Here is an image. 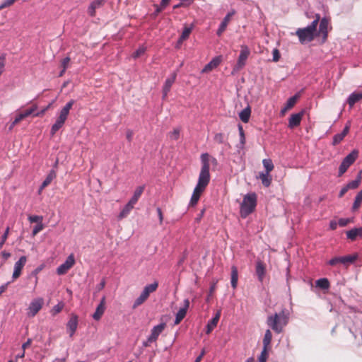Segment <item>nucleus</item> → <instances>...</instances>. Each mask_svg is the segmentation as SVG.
Returning a JSON list of instances; mask_svg holds the SVG:
<instances>
[{"label":"nucleus","mask_w":362,"mask_h":362,"mask_svg":"<svg viewBox=\"0 0 362 362\" xmlns=\"http://www.w3.org/2000/svg\"><path fill=\"white\" fill-rule=\"evenodd\" d=\"M202 168L199 175L198 182L194 189L192 195L189 206H195L202 192L204 191L206 187L210 181V160L214 165H217V160L215 158H210V156L207 153H202L201 155Z\"/></svg>","instance_id":"f257e3e1"},{"label":"nucleus","mask_w":362,"mask_h":362,"mask_svg":"<svg viewBox=\"0 0 362 362\" xmlns=\"http://www.w3.org/2000/svg\"><path fill=\"white\" fill-rule=\"evenodd\" d=\"M288 321L289 313L284 309L279 313H276L274 315L268 316L267 324L274 332L280 334L284 331Z\"/></svg>","instance_id":"f03ea898"},{"label":"nucleus","mask_w":362,"mask_h":362,"mask_svg":"<svg viewBox=\"0 0 362 362\" xmlns=\"http://www.w3.org/2000/svg\"><path fill=\"white\" fill-rule=\"evenodd\" d=\"M320 15L316 16V18L311 23L310 25L303 28H298L296 31V35L298 36L299 41L301 44L312 42L316 36V28L319 23Z\"/></svg>","instance_id":"7ed1b4c3"},{"label":"nucleus","mask_w":362,"mask_h":362,"mask_svg":"<svg viewBox=\"0 0 362 362\" xmlns=\"http://www.w3.org/2000/svg\"><path fill=\"white\" fill-rule=\"evenodd\" d=\"M75 101L74 100H69L64 107L60 110L58 117L56 119L55 122L52 124L50 133L53 136L65 124L69 111L72 108Z\"/></svg>","instance_id":"20e7f679"},{"label":"nucleus","mask_w":362,"mask_h":362,"mask_svg":"<svg viewBox=\"0 0 362 362\" xmlns=\"http://www.w3.org/2000/svg\"><path fill=\"white\" fill-rule=\"evenodd\" d=\"M257 205V195L255 193L247 194L240 204V216L242 218H246L252 214Z\"/></svg>","instance_id":"39448f33"},{"label":"nucleus","mask_w":362,"mask_h":362,"mask_svg":"<svg viewBox=\"0 0 362 362\" xmlns=\"http://www.w3.org/2000/svg\"><path fill=\"white\" fill-rule=\"evenodd\" d=\"M358 151H353L349 155H347L342 160L339 168V176H341L348 168L355 162L358 157Z\"/></svg>","instance_id":"423d86ee"},{"label":"nucleus","mask_w":362,"mask_h":362,"mask_svg":"<svg viewBox=\"0 0 362 362\" xmlns=\"http://www.w3.org/2000/svg\"><path fill=\"white\" fill-rule=\"evenodd\" d=\"M165 328V323H160V325L153 327L151 329V333L148 337L147 340L144 342V346L147 347L149 346L151 343L155 342Z\"/></svg>","instance_id":"0eeeda50"},{"label":"nucleus","mask_w":362,"mask_h":362,"mask_svg":"<svg viewBox=\"0 0 362 362\" xmlns=\"http://www.w3.org/2000/svg\"><path fill=\"white\" fill-rule=\"evenodd\" d=\"M329 23L328 18H322L320 22L319 30H316V36L322 37V43H325L327 40Z\"/></svg>","instance_id":"6e6552de"},{"label":"nucleus","mask_w":362,"mask_h":362,"mask_svg":"<svg viewBox=\"0 0 362 362\" xmlns=\"http://www.w3.org/2000/svg\"><path fill=\"white\" fill-rule=\"evenodd\" d=\"M44 305V299L42 298H37L33 299L28 307V315L30 317H34L42 309Z\"/></svg>","instance_id":"1a4fd4ad"},{"label":"nucleus","mask_w":362,"mask_h":362,"mask_svg":"<svg viewBox=\"0 0 362 362\" xmlns=\"http://www.w3.org/2000/svg\"><path fill=\"white\" fill-rule=\"evenodd\" d=\"M75 258L73 254H71L66 259V261L59 266L57 269V273L59 275H63L67 273V272L74 265Z\"/></svg>","instance_id":"9d476101"},{"label":"nucleus","mask_w":362,"mask_h":362,"mask_svg":"<svg viewBox=\"0 0 362 362\" xmlns=\"http://www.w3.org/2000/svg\"><path fill=\"white\" fill-rule=\"evenodd\" d=\"M250 55V50L247 47L242 46L240 53L235 65V69L238 71L241 69L245 64L246 60Z\"/></svg>","instance_id":"9b49d317"},{"label":"nucleus","mask_w":362,"mask_h":362,"mask_svg":"<svg viewBox=\"0 0 362 362\" xmlns=\"http://www.w3.org/2000/svg\"><path fill=\"white\" fill-rule=\"evenodd\" d=\"M78 324V316L75 314H71L69 321L66 323V331L70 337H72L75 334Z\"/></svg>","instance_id":"f8f14e48"},{"label":"nucleus","mask_w":362,"mask_h":362,"mask_svg":"<svg viewBox=\"0 0 362 362\" xmlns=\"http://www.w3.org/2000/svg\"><path fill=\"white\" fill-rule=\"evenodd\" d=\"M26 262H27V257L25 256H22L20 257L18 261H17L15 263L14 271H13V273L12 275V278L13 280L18 279L21 276V271H22L23 268L24 267V266L25 265Z\"/></svg>","instance_id":"ddd939ff"},{"label":"nucleus","mask_w":362,"mask_h":362,"mask_svg":"<svg viewBox=\"0 0 362 362\" xmlns=\"http://www.w3.org/2000/svg\"><path fill=\"white\" fill-rule=\"evenodd\" d=\"M177 77V74L175 72L173 73L170 77H168L163 85V98H165L170 90V88L175 81Z\"/></svg>","instance_id":"4468645a"},{"label":"nucleus","mask_w":362,"mask_h":362,"mask_svg":"<svg viewBox=\"0 0 362 362\" xmlns=\"http://www.w3.org/2000/svg\"><path fill=\"white\" fill-rule=\"evenodd\" d=\"M189 306V300L188 299H185L184 300V306L181 308L176 314L175 325L180 324V322L185 318Z\"/></svg>","instance_id":"2eb2a0df"},{"label":"nucleus","mask_w":362,"mask_h":362,"mask_svg":"<svg viewBox=\"0 0 362 362\" xmlns=\"http://www.w3.org/2000/svg\"><path fill=\"white\" fill-rule=\"evenodd\" d=\"M235 11L234 10L229 12L223 18V21L220 24V26L217 30V35L221 36L222 33L226 30L228 24L229 23L231 18L235 15Z\"/></svg>","instance_id":"dca6fc26"},{"label":"nucleus","mask_w":362,"mask_h":362,"mask_svg":"<svg viewBox=\"0 0 362 362\" xmlns=\"http://www.w3.org/2000/svg\"><path fill=\"white\" fill-rule=\"evenodd\" d=\"M303 116V112L292 114L288 119V127L293 129L300 125Z\"/></svg>","instance_id":"f3484780"},{"label":"nucleus","mask_w":362,"mask_h":362,"mask_svg":"<svg viewBox=\"0 0 362 362\" xmlns=\"http://www.w3.org/2000/svg\"><path fill=\"white\" fill-rule=\"evenodd\" d=\"M299 98V95L298 94L291 97L286 102L285 106L281 110L280 115L281 117H284L287 111L292 109L296 103H297V100Z\"/></svg>","instance_id":"a211bd4d"},{"label":"nucleus","mask_w":362,"mask_h":362,"mask_svg":"<svg viewBox=\"0 0 362 362\" xmlns=\"http://www.w3.org/2000/svg\"><path fill=\"white\" fill-rule=\"evenodd\" d=\"M256 274L257 276L258 280L260 282H262L265 276L266 272V265L262 261H257L256 263L255 268Z\"/></svg>","instance_id":"6ab92c4d"},{"label":"nucleus","mask_w":362,"mask_h":362,"mask_svg":"<svg viewBox=\"0 0 362 362\" xmlns=\"http://www.w3.org/2000/svg\"><path fill=\"white\" fill-rule=\"evenodd\" d=\"M350 129V124L349 122L346 124L345 127L344 128L343 131L337 134L333 137L332 144L334 146H336L339 144L344 139V137L348 134Z\"/></svg>","instance_id":"aec40b11"},{"label":"nucleus","mask_w":362,"mask_h":362,"mask_svg":"<svg viewBox=\"0 0 362 362\" xmlns=\"http://www.w3.org/2000/svg\"><path fill=\"white\" fill-rule=\"evenodd\" d=\"M346 237L351 241L356 240L357 238L362 239V227L354 228L346 231Z\"/></svg>","instance_id":"412c9836"},{"label":"nucleus","mask_w":362,"mask_h":362,"mask_svg":"<svg viewBox=\"0 0 362 362\" xmlns=\"http://www.w3.org/2000/svg\"><path fill=\"white\" fill-rule=\"evenodd\" d=\"M158 287V283L157 281H155L151 284H148L144 288L140 295L147 300L150 294L155 292L157 290Z\"/></svg>","instance_id":"4be33fe9"},{"label":"nucleus","mask_w":362,"mask_h":362,"mask_svg":"<svg viewBox=\"0 0 362 362\" xmlns=\"http://www.w3.org/2000/svg\"><path fill=\"white\" fill-rule=\"evenodd\" d=\"M105 298L103 297L101 299L100 304L98 305V307L95 310V312L93 315V317L94 320H99L101 318L102 315H103V313L105 312Z\"/></svg>","instance_id":"5701e85b"},{"label":"nucleus","mask_w":362,"mask_h":362,"mask_svg":"<svg viewBox=\"0 0 362 362\" xmlns=\"http://www.w3.org/2000/svg\"><path fill=\"white\" fill-rule=\"evenodd\" d=\"M135 204H136L135 203L132 202V201L129 200L128 202V203L124 206V208L120 211V213L118 216V218L119 220H121V219L126 218L129 214L131 211L134 208Z\"/></svg>","instance_id":"b1692460"},{"label":"nucleus","mask_w":362,"mask_h":362,"mask_svg":"<svg viewBox=\"0 0 362 362\" xmlns=\"http://www.w3.org/2000/svg\"><path fill=\"white\" fill-rule=\"evenodd\" d=\"M221 313L218 312L216 315L210 320L206 325V334H209L212 332V330L217 326L218 320L220 319Z\"/></svg>","instance_id":"393cba45"},{"label":"nucleus","mask_w":362,"mask_h":362,"mask_svg":"<svg viewBox=\"0 0 362 362\" xmlns=\"http://www.w3.org/2000/svg\"><path fill=\"white\" fill-rule=\"evenodd\" d=\"M56 172L54 170H50L45 180L42 182L39 189V193H40L46 187H47L56 177Z\"/></svg>","instance_id":"a878e982"},{"label":"nucleus","mask_w":362,"mask_h":362,"mask_svg":"<svg viewBox=\"0 0 362 362\" xmlns=\"http://www.w3.org/2000/svg\"><path fill=\"white\" fill-rule=\"evenodd\" d=\"M361 99H362V92H361V93L354 92L349 95L347 103H348L349 105L351 107H352L355 105V103H356Z\"/></svg>","instance_id":"bb28decb"},{"label":"nucleus","mask_w":362,"mask_h":362,"mask_svg":"<svg viewBox=\"0 0 362 362\" xmlns=\"http://www.w3.org/2000/svg\"><path fill=\"white\" fill-rule=\"evenodd\" d=\"M221 63V59L219 57L214 58L209 64H207L204 68L203 69V72H209L216 68L219 64Z\"/></svg>","instance_id":"cd10ccee"},{"label":"nucleus","mask_w":362,"mask_h":362,"mask_svg":"<svg viewBox=\"0 0 362 362\" xmlns=\"http://www.w3.org/2000/svg\"><path fill=\"white\" fill-rule=\"evenodd\" d=\"M362 180V170H360L356 180L349 182L346 186L349 189H354L358 188Z\"/></svg>","instance_id":"c85d7f7f"},{"label":"nucleus","mask_w":362,"mask_h":362,"mask_svg":"<svg viewBox=\"0 0 362 362\" xmlns=\"http://www.w3.org/2000/svg\"><path fill=\"white\" fill-rule=\"evenodd\" d=\"M259 177L264 187H268L269 186H270L272 178L269 173L263 172L259 173Z\"/></svg>","instance_id":"c756f323"},{"label":"nucleus","mask_w":362,"mask_h":362,"mask_svg":"<svg viewBox=\"0 0 362 362\" xmlns=\"http://www.w3.org/2000/svg\"><path fill=\"white\" fill-rule=\"evenodd\" d=\"M238 281V272L235 266L231 267V286L235 289L237 287Z\"/></svg>","instance_id":"7c9ffc66"},{"label":"nucleus","mask_w":362,"mask_h":362,"mask_svg":"<svg viewBox=\"0 0 362 362\" xmlns=\"http://www.w3.org/2000/svg\"><path fill=\"white\" fill-rule=\"evenodd\" d=\"M251 115V110L250 107H247L243 109L239 114V117L241 121L244 123H247L249 122L250 117Z\"/></svg>","instance_id":"2f4dec72"},{"label":"nucleus","mask_w":362,"mask_h":362,"mask_svg":"<svg viewBox=\"0 0 362 362\" xmlns=\"http://www.w3.org/2000/svg\"><path fill=\"white\" fill-rule=\"evenodd\" d=\"M362 204V189L358 192L355 197V200L354 202L353 206H352V211H357Z\"/></svg>","instance_id":"473e14b6"},{"label":"nucleus","mask_w":362,"mask_h":362,"mask_svg":"<svg viewBox=\"0 0 362 362\" xmlns=\"http://www.w3.org/2000/svg\"><path fill=\"white\" fill-rule=\"evenodd\" d=\"M144 186H139L135 189L132 197L130 199L132 202H134L135 204L137 203L139 199L140 198V197L141 196L144 191Z\"/></svg>","instance_id":"72a5a7b5"},{"label":"nucleus","mask_w":362,"mask_h":362,"mask_svg":"<svg viewBox=\"0 0 362 362\" xmlns=\"http://www.w3.org/2000/svg\"><path fill=\"white\" fill-rule=\"evenodd\" d=\"M358 258V255L354 254L353 255H347L344 257H340V264H351L355 262Z\"/></svg>","instance_id":"f704fd0d"},{"label":"nucleus","mask_w":362,"mask_h":362,"mask_svg":"<svg viewBox=\"0 0 362 362\" xmlns=\"http://www.w3.org/2000/svg\"><path fill=\"white\" fill-rule=\"evenodd\" d=\"M272 339V334L269 329H267L263 339V346L271 348V341Z\"/></svg>","instance_id":"c9c22d12"},{"label":"nucleus","mask_w":362,"mask_h":362,"mask_svg":"<svg viewBox=\"0 0 362 362\" xmlns=\"http://www.w3.org/2000/svg\"><path fill=\"white\" fill-rule=\"evenodd\" d=\"M270 349L271 348L269 347L263 346V349L261 352V354L258 358L259 362H267V360L269 356V351L270 350Z\"/></svg>","instance_id":"e433bc0d"},{"label":"nucleus","mask_w":362,"mask_h":362,"mask_svg":"<svg viewBox=\"0 0 362 362\" xmlns=\"http://www.w3.org/2000/svg\"><path fill=\"white\" fill-rule=\"evenodd\" d=\"M192 25H191L190 27L185 26L184 30L180 37V41L186 40L189 37L190 33H192Z\"/></svg>","instance_id":"4c0bfd02"},{"label":"nucleus","mask_w":362,"mask_h":362,"mask_svg":"<svg viewBox=\"0 0 362 362\" xmlns=\"http://www.w3.org/2000/svg\"><path fill=\"white\" fill-rule=\"evenodd\" d=\"M262 163L266 170L265 173H270L274 170V166L271 159H264Z\"/></svg>","instance_id":"58836bf2"},{"label":"nucleus","mask_w":362,"mask_h":362,"mask_svg":"<svg viewBox=\"0 0 362 362\" xmlns=\"http://www.w3.org/2000/svg\"><path fill=\"white\" fill-rule=\"evenodd\" d=\"M316 286L322 289H327L329 287V282L327 279H320L316 281Z\"/></svg>","instance_id":"ea45409f"},{"label":"nucleus","mask_w":362,"mask_h":362,"mask_svg":"<svg viewBox=\"0 0 362 362\" xmlns=\"http://www.w3.org/2000/svg\"><path fill=\"white\" fill-rule=\"evenodd\" d=\"M37 105H33L30 108L27 109L24 112H21V114L22 115H23V117L25 118H26L28 116H30V115H32L37 110Z\"/></svg>","instance_id":"a19ab883"},{"label":"nucleus","mask_w":362,"mask_h":362,"mask_svg":"<svg viewBox=\"0 0 362 362\" xmlns=\"http://www.w3.org/2000/svg\"><path fill=\"white\" fill-rule=\"evenodd\" d=\"M145 52H146V47L144 46H141L132 54V57L134 59L139 58L142 54H144Z\"/></svg>","instance_id":"79ce46f5"},{"label":"nucleus","mask_w":362,"mask_h":362,"mask_svg":"<svg viewBox=\"0 0 362 362\" xmlns=\"http://www.w3.org/2000/svg\"><path fill=\"white\" fill-rule=\"evenodd\" d=\"M146 300V298H144L142 296H139L134 301L132 308L135 309L139 305H142L145 301Z\"/></svg>","instance_id":"37998d69"},{"label":"nucleus","mask_w":362,"mask_h":362,"mask_svg":"<svg viewBox=\"0 0 362 362\" xmlns=\"http://www.w3.org/2000/svg\"><path fill=\"white\" fill-rule=\"evenodd\" d=\"M25 117H23V115H22L21 113H19L18 115H16L15 119L13 120V122L11 123L10 127H9V129H12L15 125H16L17 124H18L21 121H22L23 119H24Z\"/></svg>","instance_id":"c03bdc74"},{"label":"nucleus","mask_w":362,"mask_h":362,"mask_svg":"<svg viewBox=\"0 0 362 362\" xmlns=\"http://www.w3.org/2000/svg\"><path fill=\"white\" fill-rule=\"evenodd\" d=\"M63 308L64 305L62 303H58L57 305L53 307V308L51 310V313L53 315H56L62 310Z\"/></svg>","instance_id":"a18cd8bd"},{"label":"nucleus","mask_w":362,"mask_h":362,"mask_svg":"<svg viewBox=\"0 0 362 362\" xmlns=\"http://www.w3.org/2000/svg\"><path fill=\"white\" fill-rule=\"evenodd\" d=\"M17 0H5L0 5V10L12 6Z\"/></svg>","instance_id":"49530a36"},{"label":"nucleus","mask_w":362,"mask_h":362,"mask_svg":"<svg viewBox=\"0 0 362 362\" xmlns=\"http://www.w3.org/2000/svg\"><path fill=\"white\" fill-rule=\"evenodd\" d=\"M238 130H239V134H240V143H241V144L244 145L245 143V136L243 127L241 124L238 125Z\"/></svg>","instance_id":"de8ad7c7"},{"label":"nucleus","mask_w":362,"mask_h":362,"mask_svg":"<svg viewBox=\"0 0 362 362\" xmlns=\"http://www.w3.org/2000/svg\"><path fill=\"white\" fill-rule=\"evenodd\" d=\"M224 134L223 133H217L214 136V141L218 144H223L224 142Z\"/></svg>","instance_id":"09e8293b"},{"label":"nucleus","mask_w":362,"mask_h":362,"mask_svg":"<svg viewBox=\"0 0 362 362\" xmlns=\"http://www.w3.org/2000/svg\"><path fill=\"white\" fill-rule=\"evenodd\" d=\"M28 219L29 221L31 222V223H42V216H30L28 217Z\"/></svg>","instance_id":"8fccbe9b"},{"label":"nucleus","mask_w":362,"mask_h":362,"mask_svg":"<svg viewBox=\"0 0 362 362\" xmlns=\"http://www.w3.org/2000/svg\"><path fill=\"white\" fill-rule=\"evenodd\" d=\"M8 233H9V228L8 227L6 229L4 233L3 234V235L1 237V240L0 241V249L3 247L4 244L5 243L6 240H7Z\"/></svg>","instance_id":"3c124183"},{"label":"nucleus","mask_w":362,"mask_h":362,"mask_svg":"<svg viewBox=\"0 0 362 362\" xmlns=\"http://www.w3.org/2000/svg\"><path fill=\"white\" fill-rule=\"evenodd\" d=\"M44 228L43 224L42 223H37L33 230V235H36L38 233H40Z\"/></svg>","instance_id":"603ef678"},{"label":"nucleus","mask_w":362,"mask_h":362,"mask_svg":"<svg viewBox=\"0 0 362 362\" xmlns=\"http://www.w3.org/2000/svg\"><path fill=\"white\" fill-rule=\"evenodd\" d=\"M105 2V0H94L93 1L91 2V4H90L91 6H93V8H95V9L101 7L103 4Z\"/></svg>","instance_id":"864d4df0"},{"label":"nucleus","mask_w":362,"mask_h":362,"mask_svg":"<svg viewBox=\"0 0 362 362\" xmlns=\"http://www.w3.org/2000/svg\"><path fill=\"white\" fill-rule=\"evenodd\" d=\"M180 136V129H175L172 132L170 133V138L173 140H177Z\"/></svg>","instance_id":"5fc2aeb1"},{"label":"nucleus","mask_w":362,"mask_h":362,"mask_svg":"<svg viewBox=\"0 0 362 362\" xmlns=\"http://www.w3.org/2000/svg\"><path fill=\"white\" fill-rule=\"evenodd\" d=\"M272 54H273V61L274 62H277L279 60L280 57H281L279 49H274L272 51Z\"/></svg>","instance_id":"6e6d98bb"},{"label":"nucleus","mask_w":362,"mask_h":362,"mask_svg":"<svg viewBox=\"0 0 362 362\" xmlns=\"http://www.w3.org/2000/svg\"><path fill=\"white\" fill-rule=\"evenodd\" d=\"M70 60L71 59L69 57H65L62 60L61 66H62L63 69H67V67L69 64Z\"/></svg>","instance_id":"4d7b16f0"},{"label":"nucleus","mask_w":362,"mask_h":362,"mask_svg":"<svg viewBox=\"0 0 362 362\" xmlns=\"http://www.w3.org/2000/svg\"><path fill=\"white\" fill-rule=\"evenodd\" d=\"M341 262L340 260V257H335L332 259H331L329 261V264L331 265V266H335L337 265V264H339Z\"/></svg>","instance_id":"13d9d810"},{"label":"nucleus","mask_w":362,"mask_h":362,"mask_svg":"<svg viewBox=\"0 0 362 362\" xmlns=\"http://www.w3.org/2000/svg\"><path fill=\"white\" fill-rule=\"evenodd\" d=\"M5 57L1 56L0 57V75L3 73L4 66H5Z\"/></svg>","instance_id":"bf43d9fd"},{"label":"nucleus","mask_w":362,"mask_h":362,"mask_svg":"<svg viewBox=\"0 0 362 362\" xmlns=\"http://www.w3.org/2000/svg\"><path fill=\"white\" fill-rule=\"evenodd\" d=\"M350 222V219L349 218H340L339 220V225L341 226V227H344L346 226Z\"/></svg>","instance_id":"052dcab7"},{"label":"nucleus","mask_w":362,"mask_h":362,"mask_svg":"<svg viewBox=\"0 0 362 362\" xmlns=\"http://www.w3.org/2000/svg\"><path fill=\"white\" fill-rule=\"evenodd\" d=\"M50 104L48 105L46 107H45L44 109H42L40 112H38L37 113H35L34 115V116L35 117H42L45 115V113L46 112V111L50 107Z\"/></svg>","instance_id":"680f3d73"},{"label":"nucleus","mask_w":362,"mask_h":362,"mask_svg":"<svg viewBox=\"0 0 362 362\" xmlns=\"http://www.w3.org/2000/svg\"><path fill=\"white\" fill-rule=\"evenodd\" d=\"M134 132L131 129H128L126 132V138L130 142L132 140Z\"/></svg>","instance_id":"e2e57ef3"},{"label":"nucleus","mask_w":362,"mask_h":362,"mask_svg":"<svg viewBox=\"0 0 362 362\" xmlns=\"http://www.w3.org/2000/svg\"><path fill=\"white\" fill-rule=\"evenodd\" d=\"M157 212H158V218H159V222H160V224L161 225L163 223V212L160 209V208H157Z\"/></svg>","instance_id":"0e129e2a"},{"label":"nucleus","mask_w":362,"mask_h":362,"mask_svg":"<svg viewBox=\"0 0 362 362\" xmlns=\"http://www.w3.org/2000/svg\"><path fill=\"white\" fill-rule=\"evenodd\" d=\"M95 10L96 9L95 8L90 5L88 8V13L90 16L93 17L95 16Z\"/></svg>","instance_id":"69168bd1"},{"label":"nucleus","mask_w":362,"mask_h":362,"mask_svg":"<svg viewBox=\"0 0 362 362\" xmlns=\"http://www.w3.org/2000/svg\"><path fill=\"white\" fill-rule=\"evenodd\" d=\"M348 190H349V189L347 188V187L346 185L344 187H343L341 188V191L339 192V197L340 198H341L347 192Z\"/></svg>","instance_id":"338daca9"},{"label":"nucleus","mask_w":362,"mask_h":362,"mask_svg":"<svg viewBox=\"0 0 362 362\" xmlns=\"http://www.w3.org/2000/svg\"><path fill=\"white\" fill-rule=\"evenodd\" d=\"M32 340L30 339H28L27 341L22 345V349H23L24 351L25 349L28 348L30 346Z\"/></svg>","instance_id":"774afa93"}]
</instances>
